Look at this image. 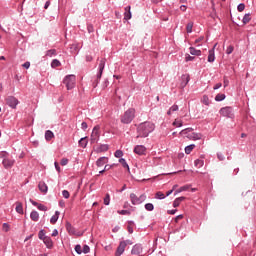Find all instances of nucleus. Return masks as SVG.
I'll use <instances>...</instances> for the list:
<instances>
[{
  "instance_id": "obj_58",
  "label": "nucleus",
  "mask_w": 256,
  "mask_h": 256,
  "mask_svg": "<svg viewBox=\"0 0 256 256\" xmlns=\"http://www.w3.org/2000/svg\"><path fill=\"white\" fill-rule=\"evenodd\" d=\"M191 131H193V128H186V129L182 130V131L180 132V134L189 133V132H191Z\"/></svg>"
},
{
  "instance_id": "obj_26",
  "label": "nucleus",
  "mask_w": 256,
  "mask_h": 256,
  "mask_svg": "<svg viewBox=\"0 0 256 256\" xmlns=\"http://www.w3.org/2000/svg\"><path fill=\"white\" fill-rule=\"evenodd\" d=\"M46 57H57V50L56 49H50L46 51Z\"/></svg>"
},
{
  "instance_id": "obj_3",
  "label": "nucleus",
  "mask_w": 256,
  "mask_h": 256,
  "mask_svg": "<svg viewBox=\"0 0 256 256\" xmlns=\"http://www.w3.org/2000/svg\"><path fill=\"white\" fill-rule=\"evenodd\" d=\"M64 85L66 86L68 91L71 89H75L76 77L75 75H67L63 80Z\"/></svg>"
},
{
  "instance_id": "obj_17",
  "label": "nucleus",
  "mask_w": 256,
  "mask_h": 256,
  "mask_svg": "<svg viewBox=\"0 0 256 256\" xmlns=\"http://www.w3.org/2000/svg\"><path fill=\"white\" fill-rule=\"evenodd\" d=\"M38 188H39V191H41V193H44V194H47V191H49V187L43 181L39 182Z\"/></svg>"
},
{
  "instance_id": "obj_15",
  "label": "nucleus",
  "mask_w": 256,
  "mask_h": 256,
  "mask_svg": "<svg viewBox=\"0 0 256 256\" xmlns=\"http://www.w3.org/2000/svg\"><path fill=\"white\" fill-rule=\"evenodd\" d=\"M145 151H147V148L143 145H137L134 148V153H136V155H145Z\"/></svg>"
},
{
  "instance_id": "obj_22",
  "label": "nucleus",
  "mask_w": 256,
  "mask_h": 256,
  "mask_svg": "<svg viewBox=\"0 0 256 256\" xmlns=\"http://www.w3.org/2000/svg\"><path fill=\"white\" fill-rule=\"evenodd\" d=\"M189 51H190V55H194L196 57H201V50H198L195 47H190Z\"/></svg>"
},
{
  "instance_id": "obj_40",
  "label": "nucleus",
  "mask_w": 256,
  "mask_h": 256,
  "mask_svg": "<svg viewBox=\"0 0 256 256\" xmlns=\"http://www.w3.org/2000/svg\"><path fill=\"white\" fill-rule=\"evenodd\" d=\"M201 137H203L201 133H192V139H194V141H199Z\"/></svg>"
},
{
  "instance_id": "obj_8",
  "label": "nucleus",
  "mask_w": 256,
  "mask_h": 256,
  "mask_svg": "<svg viewBox=\"0 0 256 256\" xmlns=\"http://www.w3.org/2000/svg\"><path fill=\"white\" fill-rule=\"evenodd\" d=\"M66 231H68L69 235H77V237H81L80 232H77V230L75 229V227H73V225H71V222H66Z\"/></svg>"
},
{
  "instance_id": "obj_11",
  "label": "nucleus",
  "mask_w": 256,
  "mask_h": 256,
  "mask_svg": "<svg viewBox=\"0 0 256 256\" xmlns=\"http://www.w3.org/2000/svg\"><path fill=\"white\" fill-rule=\"evenodd\" d=\"M189 81H191L189 74H183L181 76V83H180L181 89H185V87H187Z\"/></svg>"
},
{
  "instance_id": "obj_20",
  "label": "nucleus",
  "mask_w": 256,
  "mask_h": 256,
  "mask_svg": "<svg viewBox=\"0 0 256 256\" xmlns=\"http://www.w3.org/2000/svg\"><path fill=\"white\" fill-rule=\"evenodd\" d=\"M44 245H46L47 249H53V240L51 237L47 236L43 240Z\"/></svg>"
},
{
  "instance_id": "obj_59",
  "label": "nucleus",
  "mask_w": 256,
  "mask_h": 256,
  "mask_svg": "<svg viewBox=\"0 0 256 256\" xmlns=\"http://www.w3.org/2000/svg\"><path fill=\"white\" fill-rule=\"evenodd\" d=\"M22 67H24V69H29L31 67V62H25Z\"/></svg>"
},
{
  "instance_id": "obj_52",
  "label": "nucleus",
  "mask_w": 256,
  "mask_h": 256,
  "mask_svg": "<svg viewBox=\"0 0 256 256\" xmlns=\"http://www.w3.org/2000/svg\"><path fill=\"white\" fill-rule=\"evenodd\" d=\"M234 49L235 48L233 46H231V45L228 46L227 49H226V54L231 55V53H233Z\"/></svg>"
},
{
  "instance_id": "obj_21",
  "label": "nucleus",
  "mask_w": 256,
  "mask_h": 256,
  "mask_svg": "<svg viewBox=\"0 0 256 256\" xmlns=\"http://www.w3.org/2000/svg\"><path fill=\"white\" fill-rule=\"evenodd\" d=\"M30 219L31 221H34L35 223H37V221H39V212H37V210H33L30 213Z\"/></svg>"
},
{
  "instance_id": "obj_42",
  "label": "nucleus",
  "mask_w": 256,
  "mask_h": 256,
  "mask_svg": "<svg viewBox=\"0 0 256 256\" xmlns=\"http://www.w3.org/2000/svg\"><path fill=\"white\" fill-rule=\"evenodd\" d=\"M145 209L146 211H153V209H155V206L153 205V203H147L145 204Z\"/></svg>"
},
{
  "instance_id": "obj_19",
  "label": "nucleus",
  "mask_w": 256,
  "mask_h": 256,
  "mask_svg": "<svg viewBox=\"0 0 256 256\" xmlns=\"http://www.w3.org/2000/svg\"><path fill=\"white\" fill-rule=\"evenodd\" d=\"M106 151H109V146L107 144H100L96 148V153H105Z\"/></svg>"
},
{
  "instance_id": "obj_16",
  "label": "nucleus",
  "mask_w": 256,
  "mask_h": 256,
  "mask_svg": "<svg viewBox=\"0 0 256 256\" xmlns=\"http://www.w3.org/2000/svg\"><path fill=\"white\" fill-rule=\"evenodd\" d=\"M107 163H109V158L108 157H100L97 161H96V165L98 167H103V165H107Z\"/></svg>"
},
{
  "instance_id": "obj_53",
  "label": "nucleus",
  "mask_w": 256,
  "mask_h": 256,
  "mask_svg": "<svg viewBox=\"0 0 256 256\" xmlns=\"http://www.w3.org/2000/svg\"><path fill=\"white\" fill-rule=\"evenodd\" d=\"M69 163V159L67 158H62L60 161V164L62 165V167H65V165H67Z\"/></svg>"
},
{
  "instance_id": "obj_23",
  "label": "nucleus",
  "mask_w": 256,
  "mask_h": 256,
  "mask_svg": "<svg viewBox=\"0 0 256 256\" xmlns=\"http://www.w3.org/2000/svg\"><path fill=\"white\" fill-rule=\"evenodd\" d=\"M59 215H60V212L56 211L55 214L51 217L50 223L52 225H55V223H57V221H59Z\"/></svg>"
},
{
  "instance_id": "obj_4",
  "label": "nucleus",
  "mask_w": 256,
  "mask_h": 256,
  "mask_svg": "<svg viewBox=\"0 0 256 256\" xmlns=\"http://www.w3.org/2000/svg\"><path fill=\"white\" fill-rule=\"evenodd\" d=\"M99 131H101V126L96 125L92 130V133L90 136V143H92V144L99 143V139L101 137V133Z\"/></svg>"
},
{
  "instance_id": "obj_13",
  "label": "nucleus",
  "mask_w": 256,
  "mask_h": 256,
  "mask_svg": "<svg viewBox=\"0 0 256 256\" xmlns=\"http://www.w3.org/2000/svg\"><path fill=\"white\" fill-rule=\"evenodd\" d=\"M143 253V246L141 244H135L132 247L131 254L132 255H141Z\"/></svg>"
},
{
  "instance_id": "obj_57",
  "label": "nucleus",
  "mask_w": 256,
  "mask_h": 256,
  "mask_svg": "<svg viewBox=\"0 0 256 256\" xmlns=\"http://www.w3.org/2000/svg\"><path fill=\"white\" fill-rule=\"evenodd\" d=\"M87 127H88L87 122H82V123H81V129H82L83 131H87Z\"/></svg>"
},
{
  "instance_id": "obj_62",
  "label": "nucleus",
  "mask_w": 256,
  "mask_h": 256,
  "mask_svg": "<svg viewBox=\"0 0 256 256\" xmlns=\"http://www.w3.org/2000/svg\"><path fill=\"white\" fill-rule=\"evenodd\" d=\"M222 86H223V84L217 83V84L213 87V89H214V91H217V89H221Z\"/></svg>"
},
{
  "instance_id": "obj_61",
  "label": "nucleus",
  "mask_w": 256,
  "mask_h": 256,
  "mask_svg": "<svg viewBox=\"0 0 256 256\" xmlns=\"http://www.w3.org/2000/svg\"><path fill=\"white\" fill-rule=\"evenodd\" d=\"M179 205H181V202L179 200L175 199L173 202V207H179Z\"/></svg>"
},
{
  "instance_id": "obj_60",
  "label": "nucleus",
  "mask_w": 256,
  "mask_h": 256,
  "mask_svg": "<svg viewBox=\"0 0 256 256\" xmlns=\"http://www.w3.org/2000/svg\"><path fill=\"white\" fill-rule=\"evenodd\" d=\"M119 215H129L128 210H120L118 211Z\"/></svg>"
},
{
  "instance_id": "obj_2",
  "label": "nucleus",
  "mask_w": 256,
  "mask_h": 256,
  "mask_svg": "<svg viewBox=\"0 0 256 256\" xmlns=\"http://www.w3.org/2000/svg\"><path fill=\"white\" fill-rule=\"evenodd\" d=\"M135 119V108H129L124 112V114L120 117L121 123L124 125H129Z\"/></svg>"
},
{
  "instance_id": "obj_9",
  "label": "nucleus",
  "mask_w": 256,
  "mask_h": 256,
  "mask_svg": "<svg viewBox=\"0 0 256 256\" xmlns=\"http://www.w3.org/2000/svg\"><path fill=\"white\" fill-rule=\"evenodd\" d=\"M2 165L4 169H11L13 168V165H15V160L8 157L2 160Z\"/></svg>"
},
{
  "instance_id": "obj_5",
  "label": "nucleus",
  "mask_w": 256,
  "mask_h": 256,
  "mask_svg": "<svg viewBox=\"0 0 256 256\" xmlns=\"http://www.w3.org/2000/svg\"><path fill=\"white\" fill-rule=\"evenodd\" d=\"M130 199L132 205H141V203L145 202L147 199V195L141 194L139 197L135 195V193L130 194Z\"/></svg>"
},
{
  "instance_id": "obj_7",
  "label": "nucleus",
  "mask_w": 256,
  "mask_h": 256,
  "mask_svg": "<svg viewBox=\"0 0 256 256\" xmlns=\"http://www.w3.org/2000/svg\"><path fill=\"white\" fill-rule=\"evenodd\" d=\"M6 103L11 109H17V105H19V100L15 98V96H9L6 99Z\"/></svg>"
},
{
  "instance_id": "obj_54",
  "label": "nucleus",
  "mask_w": 256,
  "mask_h": 256,
  "mask_svg": "<svg viewBox=\"0 0 256 256\" xmlns=\"http://www.w3.org/2000/svg\"><path fill=\"white\" fill-rule=\"evenodd\" d=\"M37 209H39V211H47V206L43 204H38Z\"/></svg>"
},
{
  "instance_id": "obj_38",
  "label": "nucleus",
  "mask_w": 256,
  "mask_h": 256,
  "mask_svg": "<svg viewBox=\"0 0 256 256\" xmlns=\"http://www.w3.org/2000/svg\"><path fill=\"white\" fill-rule=\"evenodd\" d=\"M187 189H189V186H182L175 191L174 195H179V193H183V191H187Z\"/></svg>"
},
{
  "instance_id": "obj_44",
  "label": "nucleus",
  "mask_w": 256,
  "mask_h": 256,
  "mask_svg": "<svg viewBox=\"0 0 256 256\" xmlns=\"http://www.w3.org/2000/svg\"><path fill=\"white\" fill-rule=\"evenodd\" d=\"M237 11H239V13H243V11H245V3L238 4Z\"/></svg>"
},
{
  "instance_id": "obj_45",
  "label": "nucleus",
  "mask_w": 256,
  "mask_h": 256,
  "mask_svg": "<svg viewBox=\"0 0 256 256\" xmlns=\"http://www.w3.org/2000/svg\"><path fill=\"white\" fill-rule=\"evenodd\" d=\"M91 251V248L89 247V245H84L83 248H82V252L87 255V253H90Z\"/></svg>"
},
{
  "instance_id": "obj_29",
  "label": "nucleus",
  "mask_w": 256,
  "mask_h": 256,
  "mask_svg": "<svg viewBox=\"0 0 256 256\" xmlns=\"http://www.w3.org/2000/svg\"><path fill=\"white\" fill-rule=\"evenodd\" d=\"M52 69H57V67H61V61L58 59H53L51 62Z\"/></svg>"
},
{
  "instance_id": "obj_63",
  "label": "nucleus",
  "mask_w": 256,
  "mask_h": 256,
  "mask_svg": "<svg viewBox=\"0 0 256 256\" xmlns=\"http://www.w3.org/2000/svg\"><path fill=\"white\" fill-rule=\"evenodd\" d=\"M87 30H88V33H93L94 29H93V25L89 24L87 26Z\"/></svg>"
},
{
  "instance_id": "obj_14",
  "label": "nucleus",
  "mask_w": 256,
  "mask_h": 256,
  "mask_svg": "<svg viewBox=\"0 0 256 256\" xmlns=\"http://www.w3.org/2000/svg\"><path fill=\"white\" fill-rule=\"evenodd\" d=\"M215 47H217V44H215L214 47L208 52V63L215 62Z\"/></svg>"
},
{
  "instance_id": "obj_28",
  "label": "nucleus",
  "mask_w": 256,
  "mask_h": 256,
  "mask_svg": "<svg viewBox=\"0 0 256 256\" xmlns=\"http://www.w3.org/2000/svg\"><path fill=\"white\" fill-rule=\"evenodd\" d=\"M194 165H195V167H197V169H201V167H203V165H205V161L202 159H196L194 161Z\"/></svg>"
},
{
  "instance_id": "obj_18",
  "label": "nucleus",
  "mask_w": 256,
  "mask_h": 256,
  "mask_svg": "<svg viewBox=\"0 0 256 256\" xmlns=\"http://www.w3.org/2000/svg\"><path fill=\"white\" fill-rule=\"evenodd\" d=\"M125 12H124V19L125 21H129V19H131L132 14H131V6H126L124 8Z\"/></svg>"
},
{
  "instance_id": "obj_33",
  "label": "nucleus",
  "mask_w": 256,
  "mask_h": 256,
  "mask_svg": "<svg viewBox=\"0 0 256 256\" xmlns=\"http://www.w3.org/2000/svg\"><path fill=\"white\" fill-rule=\"evenodd\" d=\"M113 167H115V164H112V165L106 164V165L104 166V169L101 170V171H99V174H98V175H103V173H104L105 171H109V169H113Z\"/></svg>"
},
{
  "instance_id": "obj_24",
  "label": "nucleus",
  "mask_w": 256,
  "mask_h": 256,
  "mask_svg": "<svg viewBox=\"0 0 256 256\" xmlns=\"http://www.w3.org/2000/svg\"><path fill=\"white\" fill-rule=\"evenodd\" d=\"M119 163H121V165L124 167V169H127L128 173H131L129 164H127V161L125 160V158H120Z\"/></svg>"
},
{
  "instance_id": "obj_56",
  "label": "nucleus",
  "mask_w": 256,
  "mask_h": 256,
  "mask_svg": "<svg viewBox=\"0 0 256 256\" xmlns=\"http://www.w3.org/2000/svg\"><path fill=\"white\" fill-rule=\"evenodd\" d=\"M2 227H3V230L5 231V233L9 232L10 227L7 223H3Z\"/></svg>"
},
{
  "instance_id": "obj_25",
  "label": "nucleus",
  "mask_w": 256,
  "mask_h": 256,
  "mask_svg": "<svg viewBox=\"0 0 256 256\" xmlns=\"http://www.w3.org/2000/svg\"><path fill=\"white\" fill-rule=\"evenodd\" d=\"M201 103H203V105H206L207 107H209V105H211V100H209V96L203 95L202 99H201Z\"/></svg>"
},
{
  "instance_id": "obj_27",
  "label": "nucleus",
  "mask_w": 256,
  "mask_h": 256,
  "mask_svg": "<svg viewBox=\"0 0 256 256\" xmlns=\"http://www.w3.org/2000/svg\"><path fill=\"white\" fill-rule=\"evenodd\" d=\"M53 137H55V134H53V131L47 130L45 132V139H46V141H51V139H53Z\"/></svg>"
},
{
  "instance_id": "obj_49",
  "label": "nucleus",
  "mask_w": 256,
  "mask_h": 256,
  "mask_svg": "<svg viewBox=\"0 0 256 256\" xmlns=\"http://www.w3.org/2000/svg\"><path fill=\"white\" fill-rule=\"evenodd\" d=\"M75 251L78 255H81V253H83V248H81V245L77 244L75 246Z\"/></svg>"
},
{
  "instance_id": "obj_50",
  "label": "nucleus",
  "mask_w": 256,
  "mask_h": 256,
  "mask_svg": "<svg viewBox=\"0 0 256 256\" xmlns=\"http://www.w3.org/2000/svg\"><path fill=\"white\" fill-rule=\"evenodd\" d=\"M62 196L64 197V199H69V197H71V194L69 193V191L63 190Z\"/></svg>"
},
{
  "instance_id": "obj_55",
  "label": "nucleus",
  "mask_w": 256,
  "mask_h": 256,
  "mask_svg": "<svg viewBox=\"0 0 256 256\" xmlns=\"http://www.w3.org/2000/svg\"><path fill=\"white\" fill-rule=\"evenodd\" d=\"M217 157H218L219 161H225V156L223 155V153L218 152Z\"/></svg>"
},
{
  "instance_id": "obj_64",
  "label": "nucleus",
  "mask_w": 256,
  "mask_h": 256,
  "mask_svg": "<svg viewBox=\"0 0 256 256\" xmlns=\"http://www.w3.org/2000/svg\"><path fill=\"white\" fill-rule=\"evenodd\" d=\"M86 61H87L88 63H91V61H93V56H91V55H86Z\"/></svg>"
},
{
  "instance_id": "obj_12",
  "label": "nucleus",
  "mask_w": 256,
  "mask_h": 256,
  "mask_svg": "<svg viewBox=\"0 0 256 256\" xmlns=\"http://www.w3.org/2000/svg\"><path fill=\"white\" fill-rule=\"evenodd\" d=\"M127 247V242H120L118 247H117V250H116V253H115V256H120L122 253H125V248Z\"/></svg>"
},
{
  "instance_id": "obj_47",
  "label": "nucleus",
  "mask_w": 256,
  "mask_h": 256,
  "mask_svg": "<svg viewBox=\"0 0 256 256\" xmlns=\"http://www.w3.org/2000/svg\"><path fill=\"white\" fill-rule=\"evenodd\" d=\"M114 157H116L117 159H120V157H123V151L116 150L114 153Z\"/></svg>"
},
{
  "instance_id": "obj_41",
  "label": "nucleus",
  "mask_w": 256,
  "mask_h": 256,
  "mask_svg": "<svg viewBox=\"0 0 256 256\" xmlns=\"http://www.w3.org/2000/svg\"><path fill=\"white\" fill-rule=\"evenodd\" d=\"M165 194H163V192L161 191H158L156 194H155V199H165Z\"/></svg>"
},
{
  "instance_id": "obj_36",
  "label": "nucleus",
  "mask_w": 256,
  "mask_h": 256,
  "mask_svg": "<svg viewBox=\"0 0 256 256\" xmlns=\"http://www.w3.org/2000/svg\"><path fill=\"white\" fill-rule=\"evenodd\" d=\"M0 159H2V161H5V159H9V152L7 151L0 152Z\"/></svg>"
},
{
  "instance_id": "obj_10",
  "label": "nucleus",
  "mask_w": 256,
  "mask_h": 256,
  "mask_svg": "<svg viewBox=\"0 0 256 256\" xmlns=\"http://www.w3.org/2000/svg\"><path fill=\"white\" fill-rule=\"evenodd\" d=\"M105 69V59H101L100 63L98 65V73L96 75V78L99 80L103 76V71Z\"/></svg>"
},
{
  "instance_id": "obj_31",
  "label": "nucleus",
  "mask_w": 256,
  "mask_h": 256,
  "mask_svg": "<svg viewBox=\"0 0 256 256\" xmlns=\"http://www.w3.org/2000/svg\"><path fill=\"white\" fill-rule=\"evenodd\" d=\"M195 149V144H190L185 147V153L186 155H191V151Z\"/></svg>"
},
{
  "instance_id": "obj_30",
  "label": "nucleus",
  "mask_w": 256,
  "mask_h": 256,
  "mask_svg": "<svg viewBox=\"0 0 256 256\" xmlns=\"http://www.w3.org/2000/svg\"><path fill=\"white\" fill-rule=\"evenodd\" d=\"M16 212H18L19 215H23V204L21 202H16Z\"/></svg>"
},
{
  "instance_id": "obj_34",
  "label": "nucleus",
  "mask_w": 256,
  "mask_h": 256,
  "mask_svg": "<svg viewBox=\"0 0 256 256\" xmlns=\"http://www.w3.org/2000/svg\"><path fill=\"white\" fill-rule=\"evenodd\" d=\"M175 111H179V106L174 104L168 110L167 115H171V113H175Z\"/></svg>"
},
{
  "instance_id": "obj_46",
  "label": "nucleus",
  "mask_w": 256,
  "mask_h": 256,
  "mask_svg": "<svg viewBox=\"0 0 256 256\" xmlns=\"http://www.w3.org/2000/svg\"><path fill=\"white\" fill-rule=\"evenodd\" d=\"M173 126H174V127H183V121H181V120H175V121L173 122Z\"/></svg>"
},
{
  "instance_id": "obj_37",
  "label": "nucleus",
  "mask_w": 256,
  "mask_h": 256,
  "mask_svg": "<svg viewBox=\"0 0 256 256\" xmlns=\"http://www.w3.org/2000/svg\"><path fill=\"white\" fill-rule=\"evenodd\" d=\"M46 235H45V230H40L39 233H38V238L41 240V241H44L46 239Z\"/></svg>"
},
{
  "instance_id": "obj_32",
  "label": "nucleus",
  "mask_w": 256,
  "mask_h": 256,
  "mask_svg": "<svg viewBox=\"0 0 256 256\" xmlns=\"http://www.w3.org/2000/svg\"><path fill=\"white\" fill-rule=\"evenodd\" d=\"M87 137H83L79 140V146L82 147V149H85L87 147Z\"/></svg>"
},
{
  "instance_id": "obj_35",
  "label": "nucleus",
  "mask_w": 256,
  "mask_h": 256,
  "mask_svg": "<svg viewBox=\"0 0 256 256\" xmlns=\"http://www.w3.org/2000/svg\"><path fill=\"white\" fill-rule=\"evenodd\" d=\"M249 21H251V14H245L243 19H242V23L244 25H247V23H249Z\"/></svg>"
},
{
  "instance_id": "obj_48",
  "label": "nucleus",
  "mask_w": 256,
  "mask_h": 256,
  "mask_svg": "<svg viewBox=\"0 0 256 256\" xmlns=\"http://www.w3.org/2000/svg\"><path fill=\"white\" fill-rule=\"evenodd\" d=\"M111 203V196L109 194H106L104 198V205H109Z\"/></svg>"
},
{
  "instance_id": "obj_6",
  "label": "nucleus",
  "mask_w": 256,
  "mask_h": 256,
  "mask_svg": "<svg viewBox=\"0 0 256 256\" xmlns=\"http://www.w3.org/2000/svg\"><path fill=\"white\" fill-rule=\"evenodd\" d=\"M219 113L222 115V117L231 118L233 117V108L230 106L223 107L220 109Z\"/></svg>"
},
{
  "instance_id": "obj_1",
  "label": "nucleus",
  "mask_w": 256,
  "mask_h": 256,
  "mask_svg": "<svg viewBox=\"0 0 256 256\" xmlns=\"http://www.w3.org/2000/svg\"><path fill=\"white\" fill-rule=\"evenodd\" d=\"M153 131H155V124H153L152 122L146 121L140 123L137 127V139H139V137H149V134L153 133Z\"/></svg>"
},
{
  "instance_id": "obj_51",
  "label": "nucleus",
  "mask_w": 256,
  "mask_h": 256,
  "mask_svg": "<svg viewBox=\"0 0 256 256\" xmlns=\"http://www.w3.org/2000/svg\"><path fill=\"white\" fill-rule=\"evenodd\" d=\"M185 61L186 63H189V61H195V57L189 54H186Z\"/></svg>"
},
{
  "instance_id": "obj_43",
  "label": "nucleus",
  "mask_w": 256,
  "mask_h": 256,
  "mask_svg": "<svg viewBox=\"0 0 256 256\" xmlns=\"http://www.w3.org/2000/svg\"><path fill=\"white\" fill-rule=\"evenodd\" d=\"M187 33H193V22H189L186 26Z\"/></svg>"
},
{
  "instance_id": "obj_39",
  "label": "nucleus",
  "mask_w": 256,
  "mask_h": 256,
  "mask_svg": "<svg viewBox=\"0 0 256 256\" xmlns=\"http://www.w3.org/2000/svg\"><path fill=\"white\" fill-rule=\"evenodd\" d=\"M225 94H217L215 96V101L221 102V101H225Z\"/></svg>"
}]
</instances>
